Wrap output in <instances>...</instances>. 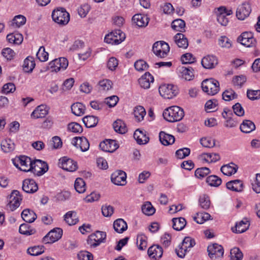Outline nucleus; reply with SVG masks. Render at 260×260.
Returning a JSON list of instances; mask_svg holds the SVG:
<instances>
[{
	"label": "nucleus",
	"instance_id": "obj_7",
	"mask_svg": "<svg viewBox=\"0 0 260 260\" xmlns=\"http://www.w3.org/2000/svg\"><path fill=\"white\" fill-rule=\"evenodd\" d=\"M159 92L164 98L171 99L177 94L178 89L177 87L174 85L164 84L159 87Z\"/></svg>",
	"mask_w": 260,
	"mask_h": 260
},
{
	"label": "nucleus",
	"instance_id": "obj_64",
	"mask_svg": "<svg viewBox=\"0 0 260 260\" xmlns=\"http://www.w3.org/2000/svg\"><path fill=\"white\" fill-rule=\"evenodd\" d=\"M79 260H93L92 254L87 251H81L78 254Z\"/></svg>",
	"mask_w": 260,
	"mask_h": 260
},
{
	"label": "nucleus",
	"instance_id": "obj_60",
	"mask_svg": "<svg viewBox=\"0 0 260 260\" xmlns=\"http://www.w3.org/2000/svg\"><path fill=\"white\" fill-rule=\"evenodd\" d=\"M219 45L222 48H230L232 46V42L226 36H221L218 40Z\"/></svg>",
	"mask_w": 260,
	"mask_h": 260
},
{
	"label": "nucleus",
	"instance_id": "obj_9",
	"mask_svg": "<svg viewBox=\"0 0 260 260\" xmlns=\"http://www.w3.org/2000/svg\"><path fill=\"white\" fill-rule=\"evenodd\" d=\"M195 244L196 242L193 239L189 237L184 238L179 249H176V254L179 257L183 258L188 249L193 247Z\"/></svg>",
	"mask_w": 260,
	"mask_h": 260
},
{
	"label": "nucleus",
	"instance_id": "obj_23",
	"mask_svg": "<svg viewBox=\"0 0 260 260\" xmlns=\"http://www.w3.org/2000/svg\"><path fill=\"white\" fill-rule=\"evenodd\" d=\"M134 137L138 144L140 145L146 144L149 141V138L146 135L145 131L137 129L134 134Z\"/></svg>",
	"mask_w": 260,
	"mask_h": 260
},
{
	"label": "nucleus",
	"instance_id": "obj_50",
	"mask_svg": "<svg viewBox=\"0 0 260 260\" xmlns=\"http://www.w3.org/2000/svg\"><path fill=\"white\" fill-rule=\"evenodd\" d=\"M199 202L200 206L205 210L208 209L211 205L210 198L206 194H203L200 196Z\"/></svg>",
	"mask_w": 260,
	"mask_h": 260
},
{
	"label": "nucleus",
	"instance_id": "obj_63",
	"mask_svg": "<svg viewBox=\"0 0 260 260\" xmlns=\"http://www.w3.org/2000/svg\"><path fill=\"white\" fill-rule=\"evenodd\" d=\"M247 96L249 99L252 101L258 100L260 98V90L248 89L247 91Z\"/></svg>",
	"mask_w": 260,
	"mask_h": 260
},
{
	"label": "nucleus",
	"instance_id": "obj_16",
	"mask_svg": "<svg viewBox=\"0 0 260 260\" xmlns=\"http://www.w3.org/2000/svg\"><path fill=\"white\" fill-rule=\"evenodd\" d=\"M238 42L242 45L247 47L254 46L256 43V40L253 38L251 32H244L237 39Z\"/></svg>",
	"mask_w": 260,
	"mask_h": 260
},
{
	"label": "nucleus",
	"instance_id": "obj_43",
	"mask_svg": "<svg viewBox=\"0 0 260 260\" xmlns=\"http://www.w3.org/2000/svg\"><path fill=\"white\" fill-rule=\"evenodd\" d=\"M19 231L20 234L27 236L33 235L36 232L35 229L31 228L28 223L21 224Z\"/></svg>",
	"mask_w": 260,
	"mask_h": 260
},
{
	"label": "nucleus",
	"instance_id": "obj_28",
	"mask_svg": "<svg viewBox=\"0 0 260 260\" xmlns=\"http://www.w3.org/2000/svg\"><path fill=\"white\" fill-rule=\"evenodd\" d=\"M226 186L228 189L236 192L242 191L243 189L242 181L239 179L228 182Z\"/></svg>",
	"mask_w": 260,
	"mask_h": 260
},
{
	"label": "nucleus",
	"instance_id": "obj_14",
	"mask_svg": "<svg viewBox=\"0 0 260 260\" xmlns=\"http://www.w3.org/2000/svg\"><path fill=\"white\" fill-rule=\"evenodd\" d=\"M251 12V6L249 3L244 2L237 9L236 17L239 20H244L249 16Z\"/></svg>",
	"mask_w": 260,
	"mask_h": 260
},
{
	"label": "nucleus",
	"instance_id": "obj_18",
	"mask_svg": "<svg viewBox=\"0 0 260 260\" xmlns=\"http://www.w3.org/2000/svg\"><path fill=\"white\" fill-rule=\"evenodd\" d=\"M99 147L103 151L111 153L118 148L119 145L116 140L110 139L101 142Z\"/></svg>",
	"mask_w": 260,
	"mask_h": 260
},
{
	"label": "nucleus",
	"instance_id": "obj_56",
	"mask_svg": "<svg viewBox=\"0 0 260 260\" xmlns=\"http://www.w3.org/2000/svg\"><path fill=\"white\" fill-rule=\"evenodd\" d=\"M210 170L208 168L202 167L197 169L194 173L196 177L199 179H203L209 174Z\"/></svg>",
	"mask_w": 260,
	"mask_h": 260
},
{
	"label": "nucleus",
	"instance_id": "obj_3",
	"mask_svg": "<svg viewBox=\"0 0 260 260\" xmlns=\"http://www.w3.org/2000/svg\"><path fill=\"white\" fill-rule=\"evenodd\" d=\"M14 165L20 170L24 172H29L31 170L32 160L25 155H20L12 159Z\"/></svg>",
	"mask_w": 260,
	"mask_h": 260
},
{
	"label": "nucleus",
	"instance_id": "obj_17",
	"mask_svg": "<svg viewBox=\"0 0 260 260\" xmlns=\"http://www.w3.org/2000/svg\"><path fill=\"white\" fill-rule=\"evenodd\" d=\"M126 173L121 170L115 171L111 176L112 182L117 185H124L126 183Z\"/></svg>",
	"mask_w": 260,
	"mask_h": 260
},
{
	"label": "nucleus",
	"instance_id": "obj_40",
	"mask_svg": "<svg viewBox=\"0 0 260 260\" xmlns=\"http://www.w3.org/2000/svg\"><path fill=\"white\" fill-rule=\"evenodd\" d=\"M114 131L119 134H125L127 132V128L124 122L120 120L117 119L113 124Z\"/></svg>",
	"mask_w": 260,
	"mask_h": 260
},
{
	"label": "nucleus",
	"instance_id": "obj_46",
	"mask_svg": "<svg viewBox=\"0 0 260 260\" xmlns=\"http://www.w3.org/2000/svg\"><path fill=\"white\" fill-rule=\"evenodd\" d=\"M44 252V247L43 245L34 246L29 247L27 250L28 254L32 256H37Z\"/></svg>",
	"mask_w": 260,
	"mask_h": 260
},
{
	"label": "nucleus",
	"instance_id": "obj_22",
	"mask_svg": "<svg viewBox=\"0 0 260 260\" xmlns=\"http://www.w3.org/2000/svg\"><path fill=\"white\" fill-rule=\"evenodd\" d=\"M201 63L204 68L211 69L215 68L218 64V60L215 56L207 55L203 57Z\"/></svg>",
	"mask_w": 260,
	"mask_h": 260
},
{
	"label": "nucleus",
	"instance_id": "obj_58",
	"mask_svg": "<svg viewBox=\"0 0 260 260\" xmlns=\"http://www.w3.org/2000/svg\"><path fill=\"white\" fill-rule=\"evenodd\" d=\"M69 131L75 133H81L83 131L82 126L77 122H71L68 125Z\"/></svg>",
	"mask_w": 260,
	"mask_h": 260
},
{
	"label": "nucleus",
	"instance_id": "obj_38",
	"mask_svg": "<svg viewBox=\"0 0 260 260\" xmlns=\"http://www.w3.org/2000/svg\"><path fill=\"white\" fill-rule=\"evenodd\" d=\"M83 122L87 127H93L95 126L98 122L99 119L97 117L92 115L84 116L82 119Z\"/></svg>",
	"mask_w": 260,
	"mask_h": 260
},
{
	"label": "nucleus",
	"instance_id": "obj_41",
	"mask_svg": "<svg viewBox=\"0 0 260 260\" xmlns=\"http://www.w3.org/2000/svg\"><path fill=\"white\" fill-rule=\"evenodd\" d=\"M72 113L78 116L82 115L85 113V106L81 103L73 104L71 106Z\"/></svg>",
	"mask_w": 260,
	"mask_h": 260
},
{
	"label": "nucleus",
	"instance_id": "obj_36",
	"mask_svg": "<svg viewBox=\"0 0 260 260\" xmlns=\"http://www.w3.org/2000/svg\"><path fill=\"white\" fill-rule=\"evenodd\" d=\"M193 71V69L190 67H181L180 69V72L182 78L187 81L192 80L194 77Z\"/></svg>",
	"mask_w": 260,
	"mask_h": 260
},
{
	"label": "nucleus",
	"instance_id": "obj_53",
	"mask_svg": "<svg viewBox=\"0 0 260 260\" xmlns=\"http://www.w3.org/2000/svg\"><path fill=\"white\" fill-rule=\"evenodd\" d=\"M142 211L145 215H152L155 213V209L150 202H147L142 205Z\"/></svg>",
	"mask_w": 260,
	"mask_h": 260
},
{
	"label": "nucleus",
	"instance_id": "obj_20",
	"mask_svg": "<svg viewBox=\"0 0 260 260\" xmlns=\"http://www.w3.org/2000/svg\"><path fill=\"white\" fill-rule=\"evenodd\" d=\"M22 189L28 193H33L38 190L36 182L31 179H26L23 181Z\"/></svg>",
	"mask_w": 260,
	"mask_h": 260
},
{
	"label": "nucleus",
	"instance_id": "obj_55",
	"mask_svg": "<svg viewBox=\"0 0 260 260\" xmlns=\"http://www.w3.org/2000/svg\"><path fill=\"white\" fill-rule=\"evenodd\" d=\"M237 98V94L236 93L235 91L231 88L225 90L222 93V99L226 101H230Z\"/></svg>",
	"mask_w": 260,
	"mask_h": 260
},
{
	"label": "nucleus",
	"instance_id": "obj_24",
	"mask_svg": "<svg viewBox=\"0 0 260 260\" xmlns=\"http://www.w3.org/2000/svg\"><path fill=\"white\" fill-rule=\"evenodd\" d=\"M163 253L161 247L157 245H154L150 247L148 250V254L152 258L157 259L160 258Z\"/></svg>",
	"mask_w": 260,
	"mask_h": 260
},
{
	"label": "nucleus",
	"instance_id": "obj_52",
	"mask_svg": "<svg viewBox=\"0 0 260 260\" xmlns=\"http://www.w3.org/2000/svg\"><path fill=\"white\" fill-rule=\"evenodd\" d=\"M202 157L203 160L209 162H216L220 159L218 153H205L202 155Z\"/></svg>",
	"mask_w": 260,
	"mask_h": 260
},
{
	"label": "nucleus",
	"instance_id": "obj_13",
	"mask_svg": "<svg viewBox=\"0 0 260 260\" xmlns=\"http://www.w3.org/2000/svg\"><path fill=\"white\" fill-rule=\"evenodd\" d=\"M58 166L63 170L69 172L75 171L78 168L77 162L67 156L59 159Z\"/></svg>",
	"mask_w": 260,
	"mask_h": 260
},
{
	"label": "nucleus",
	"instance_id": "obj_35",
	"mask_svg": "<svg viewBox=\"0 0 260 260\" xmlns=\"http://www.w3.org/2000/svg\"><path fill=\"white\" fill-rule=\"evenodd\" d=\"M173 228L176 231H181L183 230L186 224V221L184 218H173L172 219Z\"/></svg>",
	"mask_w": 260,
	"mask_h": 260
},
{
	"label": "nucleus",
	"instance_id": "obj_30",
	"mask_svg": "<svg viewBox=\"0 0 260 260\" xmlns=\"http://www.w3.org/2000/svg\"><path fill=\"white\" fill-rule=\"evenodd\" d=\"M238 169V167L237 165L231 162L222 166L220 168V171L225 175L231 176L237 172Z\"/></svg>",
	"mask_w": 260,
	"mask_h": 260
},
{
	"label": "nucleus",
	"instance_id": "obj_25",
	"mask_svg": "<svg viewBox=\"0 0 260 260\" xmlns=\"http://www.w3.org/2000/svg\"><path fill=\"white\" fill-rule=\"evenodd\" d=\"M138 81L142 87L147 89L150 87V83L153 82L154 78L149 72H146L139 79Z\"/></svg>",
	"mask_w": 260,
	"mask_h": 260
},
{
	"label": "nucleus",
	"instance_id": "obj_19",
	"mask_svg": "<svg viewBox=\"0 0 260 260\" xmlns=\"http://www.w3.org/2000/svg\"><path fill=\"white\" fill-rule=\"evenodd\" d=\"M72 144L77 148L79 147L83 152L89 149V143L85 137H75L72 141Z\"/></svg>",
	"mask_w": 260,
	"mask_h": 260
},
{
	"label": "nucleus",
	"instance_id": "obj_2",
	"mask_svg": "<svg viewBox=\"0 0 260 260\" xmlns=\"http://www.w3.org/2000/svg\"><path fill=\"white\" fill-rule=\"evenodd\" d=\"M202 88L208 94L213 95L219 91V83L218 81L213 78L207 79L203 81Z\"/></svg>",
	"mask_w": 260,
	"mask_h": 260
},
{
	"label": "nucleus",
	"instance_id": "obj_62",
	"mask_svg": "<svg viewBox=\"0 0 260 260\" xmlns=\"http://www.w3.org/2000/svg\"><path fill=\"white\" fill-rule=\"evenodd\" d=\"M99 85L101 90L108 91L111 89L112 83L108 79H104L99 82Z\"/></svg>",
	"mask_w": 260,
	"mask_h": 260
},
{
	"label": "nucleus",
	"instance_id": "obj_37",
	"mask_svg": "<svg viewBox=\"0 0 260 260\" xmlns=\"http://www.w3.org/2000/svg\"><path fill=\"white\" fill-rule=\"evenodd\" d=\"M113 228L117 233H122L127 229V225L123 219L119 218L114 222Z\"/></svg>",
	"mask_w": 260,
	"mask_h": 260
},
{
	"label": "nucleus",
	"instance_id": "obj_57",
	"mask_svg": "<svg viewBox=\"0 0 260 260\" xmlns=\"http://www.w3.org/2000/svg\"><path fill=\"white\" fill-rule=\"evenodd\" d=\"M246 81V78L245 76H236L233 77L232 83L234 86L241 87L243 84Z\"/></svg>",
	"mask_w": 260,
	"mask_h": 260
},
{
	"label": "nucleus",
	"instance_id": "obj_33",
	"mask_svg": "<svg viewBox=\"0 0 260 260\" xmlns=\"http://www.w3.org/2000/svg\"><path fill=\"white\" fill-rule=\"evenodd\" d=\"M21 217L26 222L31 223L36 219L37 216L32 210L25 209L22 212Z\"/></svg>",
	"mask_w": 260,
	"mask_h": 260
},
{
	"label": "nucleus",
	"instance_id": "obj_59",
	"mask_svg": "<svg viewBox=\"0 0 260 260\" xmlns=\"http://www.w3.org/2000/svg\"><path fill=\"white\" fill-rule=\"evenodd\" d=\"M36 55L37 58L41 61H45L48 59V53L45 51V48L43 46L40 47Z\"/></svg>",
	"mask_w": 260,
	"mask_h": 260
},
{
	"label": "nucleus",
	"instance_id": "obj_31",
	"mask_svg": "<svg viewBox=\"0 0 260 260\" xmlns=\"http://www.w3.org/2000/svg\"><path fill=\"white\" fill-rule=\"evenodd\" d=\"M159 137L160 142L165 146L173 144L175 140V137L173 135L168 134L164 132L159 133Z\"/></svg>",
	"mask_w": 260,
	"mask_h": 260
},
{
	"label": "nucleus",
	"instance_id": "obj_34",
	"mask_svg": "<svg viewBox=\"0 0 260 260\" xmlns=\"http://www.w3.org/2000/svg\"><path fill=\"white\" fill-rule=\"evenodd\" d=\"M240 128L244 133H250L255 129V125L251 120H244L240 125Z\"/></svg>",
	"mask_w": 260,
	"mask_h": 260
},
{
	"label": "nucleus",
	"instance_id": "obj_26",
	"mask_svg": "<svg viewBox=\"0 0 260 260\" xmlns=\"http://www.w3.org/2000/svg\"><path fill=\"white\" fill-rule=\"evenodd\" d=\"M133 21L139 27H145L149 22V18L146 15L141 14H135L132 18Z\"/></svg>",
	"mask_w": 260,
	"mask_h": 260
},
{
	"label": "nucleus",
	"instance_id": "obj_27",
	"mask_svg": "<svg viewBox=\"0 0 260 260\" xmlns=\"http://www.w3.org/2000/svg\"><path fill=\"white\" fill-rule=\"evenodd\" d=\"M250 223L249 221L247 219H243L240 222L236 223L235 230L234 228H233L232 230L234 233L240 234L246 231Z\"/></svg>",
	"mask_w": 260,
	"mask_h": 260
},
{
	"label": "nucleus",
	"instance_id": "obj_32",
	"mask_svg": "<svg viewBox=\"0 0 260 260\" xmlns=\"http://www.w3.org/2000/svg\"><path fill=\"white\" fill-rule=\"evenodd\" d=\"M176 44L179 48H186L188 46L187 39L181 33L177 34L174 37Z\"/></svg>",
	"mask_w": 260,
	"mask_h": 260
},
{
	"label": "nucleus",
	"instance_id": "obj_5",
	"mask_svg": "<svg viewBox=\"0 0 260 260\" xmlns=\"http://www.w3.org/2000/svg\"><path fill=\"white\" fill-rule=\"evenodd\" d=\"M106 233L104 232L97 231L90 235L87 239V243L91 248H95L101 243L106 241Z\"/></svg>",
	"mask_w": 260,
	"mask_h": 260
},
{
	"label": "nucleus",
	"instance_id": "obj_6",
	"mask_svg": "<svg viewBox=\"0 0 260 260\" xmlns=\"http://www.w3.org/2000/svg\"><path fill=\"white\" fill-rule=\"evenodd\" d=\"M53 20L60 25H66L70 20V15L63 8L54 10L52 13Z\"/></svg>",
	"mask_w": 260,
	"mask_h": 260
},
{
	"label": "nucleus",
	"instance_id": "obj_29",
	"mask_svg": "<svg viewBox=\"0 0 260 260\" xmlns=\"http://www.w3.org/2000/svg\"><path fill=\"white\" fill-rule=\"evenodd\" d=\"M48 112V110L45 105H41L38 106L31 114V117L34 118L44 117Z\"/></svg>",
	"mask_w": 260,
	"mask_h": 260
},
{
	"label": "nucleus",
	"instance_id": "obj_39",
	"mask_svg": "<svg viewBox=\"0 0 260 260\" xmlns=\"http://www.w3.org/2000/svg\"><path fill=\"white\" fill-rule=\"evenodd\" d=\"M64 220L70 225L76 224L79 220L75 211H69L64 216Z\"/></svg>",
	"mask_w": 260,
	"mask_h": 260
},
{
	"label": "nucleus",
	"instance_id": "obj_45",
	"mask_svg": "<svg viewBox=\"0 0 260 260\" xmlns=\"http://www.w3.org/2000/svg\"><path fill=\"white\" fill-rule=\"evenodd\" d=\"M7 39L9 43L20 44L23 41V36L20 34H10L7 35Z\"/></svg>",
	"mask_w": 260,
	"mask_h": 260
},
{
	"label": "nucleus",
	"instance_id": "obj_11",
	"mask_svg": "<svg viewBox=\"0 0 260 260\" xmlns=\"http://www.w3.org/2000/svg\"><path fill=\"white\" fill-rule=\"evenodd\" d=\"M48 170V166L47 162L40 159H36L32 162L30 171L39 176L43 175Z\"/></svg>",
	"mask_w": 260,
	"mask_h": 260
},
{
	"label": "nucleus",
	"instance_id": "obj_42",
	"mask_svg": "<svg viewBox=\"0 0 260 260\" xmlns=\"http://www.w3.org/2000/svg\"><path fill=\"white\" fill-rule=\"evenodd\" d=\"M172 28L178 31H185V22L181 19H177L173 21L171 24Z\"/></svg>",
	"mask_w": 260,
	"mask_h": 260
},
{
	"label": "nucleus",
	"instance_id": "obj_10",
	"mask_svg": "<svg viewBox=\"0 0 260 260\" xmlns=\"http://www.w3.org/2000/svg\"><path fill=\"white\" fill-rule=\"evenodd\" d=\"M125 39V34L120 30H116L107 35L105 37V42L108 44L118 45Z\"/></svg>",
	"mask_w": 260,
	"mask_h": 260
},
{
	"label": "nucleus",
	"instance_id": "obj_51",
	"mask_svg": "<svg viewBox=\"0 0 260 260\" xmlns=\"http://www.w3.org/2000/svg\"><path fill=\"white\" fill-rule=\"evenodd\" d=\"M74 187L78 192L80 193L84 192L86 189L85 183L83 179L81 178H77L75 182Z\"/></svg>",
	"mask_w": 260,
	"mask_h": 260
},
{
	"label": "nucleus",
	"instance_id": "obj_21",
	"mask_svg": "<svg viewBox=\"0 0 260 260\" xmlns=\"http://www.w3.org/2000/svg\"><path fill=\"white\" fill-rule=\"evenodd\" d=\"M207 251L210 258H213L214 255H216L218 257L222 256L224 253L222 246L216 243L209 246Z\"/></svg>",
	"mask_w": 260,
	"mask_h": 260
},
{
	"label": "nucleus",
	"instance_id": "obj_44",
	"mask_svg": "<svg viewBox=\"0 0 260 260\" xmlns=\"http://www.w3.org/2000/svg\"><path fill=\"white\" fill-rule=\"evenodd\" d=\"M1 147L5 152H10L15 149V144L11 139H6L2 142Z\"/></svg>",
	"mask_w": 260,
	"mask_h": 260
},
{
	"label": "nucleus",
	"instance_id": "obj_1",
	"mask_svg": "<svg viewBox=\"0 0 260 260\" xmlns=\"http://www.w3.org/2000/svg\"><path fill=\"white\" fill-rule=\"evenodd\" d=\"M162 115L168 121L174 122L181 120L184 116V113L182 108L174 106L165 109Z\"/></svg>",
	"mask_w": 260,
	"mask_h": 260
},
{
	"label": "nucleus",
	"instance_id": "obj_49",
	"mask_svg": "<svg viewBox=\"0 0 260 260\" xmlns=\"http://www.w3.org/2000/svg\"><path fill=\"white\" fill-rule=\"evenodd\" d=\"M26 18L22 15H18L14 17L12 20L11 25L13 27H19L26 23Z\"/></svg>",
	"mask_w": 260,
	"mask_h": 260
},
{
	"label": "nucleus",
	"instance_id": "obj_54",
	"mask_svg": "<svg viewBox=\"0 0 260 260\" xmlns=\"http://www.w3.org/2000/svg\"><path fill=\"white\" fill-rule=\"evenodd\" d=\"M231 260H242L243 257V253L238 247H234L230 252Z\"/></svg>",
	"mask_w": 260,
	"mask_h": 260
},
{
	"label": "nucleus",
	"instance_id": "obj_61",
	"mask_svg": "<svg viewBox=\"0 0 260 260\" xmlns=\"http://www.w3.org/2000/svg\"><path fill=\"white\" fill-rule=\"evenodd\" d=\"M49 145L52 149H58L62 147V143L59 137L54 136L50 141Z\"/></svg>",
	"mask_w": 260,
	"mask_h": 260
},
{
	"label": "nucleus",
	"instance_id": "obj_4",
	"mask_svg": "<svg viewBox=\"0 0 260 260\" xmlns=\"http://www.w3.org/2000/svg\"><path fill=\"white\" fill-rule=\"evenodd\" d=\"M22 196L17 190H13L8 197L7 208L11 211L15 210L18 208L22 202Z\"/></svg>",
	"mask_w": 260,
	"mask_h": 260
},
{
	"label": "nucleus",
	"instance_id": "obj_15",
	"mask_svg": "<svg viewBox=\"0 0 260 260\" xmlns=\"http://www.w3.org/2000/svg\"><path fill=\"white\" fill-rule=\"evenodd\" d=\"M68 60L64 57H60L55 59L49 62L50 69L52 71L56 72L60 71L61 69L64 70L68 66Z\"/></svg>",
	"mask_w": 260,
	"mask_h": 260
},
{
	"label": "nucleus",
	"instance_id": "obj_47",
	"mask_svg": "<svg viewBox=\"0 0 260 260\" xmlns=\"http://www.w3.org/2000/svg\"><path fill=\"white\" fill-rule=\"evenodd\" d=\"M206 182L211 186L218 187L221 184L222 180L216 175H210L207 178Z\"/></svg>",
	"mask_w": 260,
	"mask_h": 260
},
{
	"label": "nucleus",
	"instance_id": "obj_12",
	"mask_svg": "<svg viewBox=\"0 0 260 260\" xmlns=\"http://www.w3.org/2000/svg\"><path fill=\"white\" fill-rule=\"evenodd\" d=\"M62 230L59 228H56L51 230L44 237L42 241L45 244H51L59 240L62 237Z\"/></svg>",
	"mask_w": 260,
	"mask_h": 260
},
{
	"label": "nucleus",
	"instance_id": "obj_8",
	"mask_svg": "<svg viewBox=\"0 0 260 260\" xmlns=\"http://www.w3.org/2000/svg\"><path fill=\"white\" fill-rule=\"evenodd\" d=\"M152 51L157 56L164 58L169 52L170 47L168 43L164 41H157L154 43Z\"/></svg>",
	"mask_w": 260,
	"mask_h": 260
},
{
	"label": "nucleus",
	"instance_id": "obj_48",
	"mask_svg": "<svg viewBox=\"0 0 260 260\" xmlns=\"http://www.w3.org/2000/svg\"><path fill=\"white\" fill-rule=\"evenodd\" d=\"M135 117L139 121L142 120L146 115V111L143 107L138 106L135 108L134 110Z\"/></svg>",
	"mask_w": 260,
	"mask_h": 260
}]
</instances>
